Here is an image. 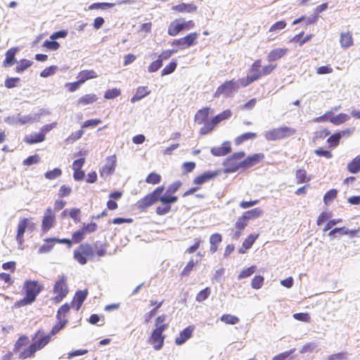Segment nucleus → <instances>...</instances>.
I'll return each instance as SVG.
<instances>
[{"instance_id":"nucleus-2","label":"nucleus","mask_w":360,"mask_h":360,"mask_svg":"<svg viewBox=\"0 0 360 360\" xmlns=\"http://www.w3.org/2000/svg\"><path fill=\"white\" fill-rule=\"evenodd\" d=\"M194 27L195 23L193 20L186 21L184 18L176 19L169 24L167 33L169 35L174 37L181 31L189 30Z\"/></svg>"},{"instance_id":"nucleus-3","label":"nucleus","mask_w":360,"mask_h":360,"mask_svg":"<svg viewBox=\"0 0 360 360\" xmlns=\"http://www.w3.org/2000/svg\"><path fill=\"white\" fill-rule=\"evenodd\" d=\"M245 153L244 151H240L235 153L230 157L227 158L223 162L224 167L225 173H233L237 172L239 169L243 168V165L240 162H237L236 160H240L244 158Z\"/></svg>"},{"instance_id":"nucleus-59","label":"nucleus","mask_w":360,"mask_h":360,"mask_svg":"<svg viewBox=\"0 0 360 360\" xmlns=\"http://www.w3.org/2000/svg\"><path fill=\"white\" fill-rule=\"evenodd\" d=\"M84 134V130L80 129L75 132L72 133L65 140L68 143H73L79 139Z\"/></svg>"},{"instance_id":"nucleus-19","label":"nucleus","mask_w":360,"mask_h":360,"mask_svg":"<svg viewBox=\"0 0 360 360\" xmlns=\"http://www.w3.org/2000/svg\"><path fill=\"white\" fill-rule=\"evenodd\" d=\"M218 175L217 172L214 171H207L203 174L198 176L193 180V184L196 185H202L205 182L213 179Z\"/></svg>"},{"instance_id":"nucleus-5","label":"nucleus","mask_w":360,"mask_h":360,"mask_svg":"<svg viewBox=\"0 0 360 360\" xmlns=\"http://www.w3.org/2000/svg\"><path fill=\"white\" fill-rule=\"evenodd\" d=\"M66 281L67 276L63 274L58 276V281L54 284L53 291L57 294L54 297V300L56 302H61L68 293V287Z\"/></svg>"},{"instance_id":"nucleus-58","label":"nucleus","mask_w":360,"mask_h":360,"mask_svg":"<svg viewBox=\"0 0 360 360\" xmlns=\"http://www.w3.org/2000/svg\"><path fill=\"white\" fill-rule=\"evenodd\" d=\"M120 94L121 91L118 89L114 88L112 89H108L105 92L104 98L105 99H113L120 96Z\"/></svg>"},{"instance_id":"nucleus-9","label":"nucleus","mask_w":360,"mask_h":360,"mask_svg":"<svg viewBox=\"0 0 360 360\" xmlns=\"http://www.w3.org/2000/svg\"><path fill=\"white\" fill-rule=\"evenodd\" d=\"M198 37V34L197 32H192L184 37L175 39L172 42L173 46H178L180 48L190 47L196 44V39Z\"/></svg>"},{"instance_id":"nucleus-6","label":"nucleus","mask_w":360,"mask_h":360,"mask_svg":"<svg viewBox=\"0 0 360 360\" xmlns=\"http://www.w3.org/2000/svg\"><path fill=\"white\" fill-rule=\"evenodd\" d=\"M238 89V82H236L233 79L226 81L217 89L214 94V97L219 98L221 95L229 97L233 92L237 91Z\"/></svg>"},{"instance_id":"nucleus-27","label":"nucleus","mask_w":360,"mask_h":360,"mask_svg":"<svg viewBox=\"0 0 360 360\" xmlns=\"http://www.w3.org/2000/svg\"><path fill=\"white\" fill-rule=\"evenodd\" d=\"M97 77L98 75L94 70H83L79 73L77 79H79L80 83L83 84L86 80L96 78Z\"/></svg>"},{"instance_id":"nucleus-63","label":"nucleus","mask_w":360,"mask_h":360,"mask_svg":"<svg viewBox=\"0 0 360 360\" xmlns=\"http://www.w3.org/2000/svg\"><path fill=\"white\" fill-rule=\"evenodd\" d=\"M293 318L297 321L309 323L311 317L308 313H296L292 315Z\"/></svg>"},{"instance_id":"nucleus-55","label":"nucleus","mask_w":360,"mask_h":360,"mask_svg":"<svg viewBox=\"0 0 360 360\" xmlns=\"http://www.w3.org/2000/svg\"><path fill=\"white\" fill-rule=\"evenodd\" d=\"M43 46L46 48L47 49L56 51L59 49L60 44L55 39H51L44 41L43 43Z\"/></svg>"},{"instance_id":"nucleus-42","label":"nucleus","mask_w":360,"mask_h":360,"mask_svg":"<svg viewBox=\"0 0 360 360\" xmlns=\"http://www.w3.org/2000/svg\"><path fill=\"white\" fill-rule=\"evenodd\" d=\"M318 19H319V17L316 15L308 17L307 18L304 16H302V17H300V18H299L297 19H295L292 22V24L293 25H296V24L300 22H302L303 20H305L306 25H308L316 23V21L318 20Z\"/></svg>"},{"instance_id":"nucleus-26","label":"nucleus","mask_w":360,"mask_h":360,"mask_svg":"<svg viewBox=\"0 0 360 360\" xmlns=\"http://www.w3.org/2000/svg\"><path fill=\"white\" fill-rule=\"evenodd\" d=\"M210 108H204L199 110L195 115V122L198 124H201L206 122V120L208 117L210 113Z\"/></svg>"},{"instance_id":"nucleus-31","label":"nucleus","mask_w":360,"mask_h":360,"mask_svg":"<svg viewBox=\"0 0 360 360\" xmlns=\"http://www.w3.org/2000/svg\"><path fill=\"white\" fill-rule=\"evenodd\" d=\"M347 170L352 174H357L360 172V155L356 156L348 163Z\"/></svg>"},{"instance_id":"nucleus-28","label":"nucleus","mask_w":360,"mask_h":360,"mask_svg":"<svg viewBox=\"0 0 360 360\" xmlns=\"http://www.w3.org/2000/svg\"><path fill=\"white\" fill-rule=\"evenodd\" d=\"M150 94V91L148 90L146 86H139L136 89V94L131 98V103H135L140 101L143 98L146 97Z\"/></svg>"},{"instance_id":"nucleus-24","label":"nucleus","mask_w":360,"mask_h":360,"mask_svg":"<svg viewBox=\"0 0 360 360\" xmlns=\"http://www.w3.org/2000/svg\"><path fill=\"white\" fill-rule=\"evenodd\" d=\"M288 52L287 49H275L270 51L267 58L269 61H276L283 57Z\"/></svg>"},{"instance_id":"nucleus-41","label":"nucleus","mask_w":360,"mask_h":360,"mask_svg":"<svg viewBox=\"0 0 360 360\" xmlns=\"http://www.w3.org/2000/svg\"><path fill=\"white\" fill-rule=\"evenodd\" d=\"M115 4L113 3H94L89 6V10L102 9L105 10L113 7Z\"/></svg>"},{"instance_id":"nucleus-8","label":"nucleus","mask_w":360,"mask_h":360,"mask_svg":"<svg viewBox=\"0 0 360 360\" xmlns=\"http://www.w3.org/2000/svg\"><path fill=\"white\" fill-rule=\"evenodd\" d=\"M44 115H49V112L43 108L40 109L37 113H30L29 115L20 114V125L39 122L41 117Z\"/></svg>"},{"instance_id":"nucleus-4","label":"nucleus","mask_w":360,"mask_h":360,"mask_svg":"<svg viewBox=\"0 0 360 360\" xmlns=\"http://www.w3.org/2000/svg\"><path fill=\"white\" fill-rule=\"evenodd\" d=\"M164 190L163 186L157 187L152 193L146 195L137 202V207L141 210H144L155 204L158 202V197L163 193Z\"/></svg>"},{"instance_id":"nucleus-18","label":"nucleus","mask_w":360,"mask_h":360,"mask_svg":"<svg viewBox=\"0 0 360 360\" xmlns=\"http://www.w3.org/2000/svg\"><path fill=\"white\" fill-rule=\"evenodd\" d=\"M194 330L193 326H189L181 330L179 333V335L176 338L175 343L177 345H183L187 340H188Z\"/></svg>"},{"instance_id":"nucleus-40","label":"nucleus","mask_w":360,"mask_h":360,"mask_svg":"<svg viewBox=\"0 0 360 360\" xmlns=\"http://www.w3.org/2000/svg\"><path fill=\"white\" fill-rule=\"evenodd\" d=\"M220 320L230 325H235L240 321V319L237 316L231 314H224L220 317Z\"/></svg>"},{"instance_id":"nucleus-36","label":"nucleus","mask_w":360,"mask_h":360,"mask_svg":"<svg viewBox=\"0 0 360 360\" xmlns=\"http://www.w3.org/2000/svg\"><path fill=\"white\" fill-rule=\"evenodd\" d=\"M257 137V134L253 132H246L236 139V144L240 145L245 141L249 139H254Z\"/></svg>"},{"instance_id":"nucleus-22","label":"nucleus","mask_w":360,"mask_h":360,"mask_svg":"<svg viewBox=\"0 0 360 360\" xmlns=\"http://www.w3.org/2000/svg\"><path fill=\"white\" fill-rule=\"evenodd\" d=\"M88 295V290H77L75 292L73 302L76 304V310L78 311Z\"/></svg>"},{"instance_id":"nucleus-12","label":"nucleus","mask_w":360,"mask_h":360,"mask_svg":"<svg viewBox=\"0 0 360 360\" xmlns=\"http://www.w3.org/2000/svg\"><path fill=\"white\" fill-rule=\"evenodd\" d=\"M358 230H349L345 226L337 227L331 229L328 236L330 239H334L338 237V235H348L350 238H353L357 236Z\"/></svg>"},{"instance_id":"nucleus-49","label":"nucleus","mask_w":360,"mask_h":360,"mask_svg":"<svg viewBox=\"0 0 360 360\" xmlns=\"http://www.w3.org/2000/svg\"><path fill=\"white\" fill-rule=\"evenodd\" d=\"M29 340L28 338L25 335L20 336L18 340L15 342L14 345V351L17 352L20 350L23 346H25L28 344Z\"/></svg>"},{"instance_id":"nucleus-39","label":"nucleus","mask_w":360,"mask_h":360,"mask_svg":"<svg viewBox=\"0 0 360 360\" xmlns=\"http://www.w3.org/2000/svg\"><path fill=\"white\" fill-rule=\"evenodd\" d=\"M33 62L27 59L20 60L18 65L15 67V72L21 73L32 65Z\"/></svg>"},{"instance_id":"nucleus-61","label":"nucleus","mask_w":360,"mask_h":360,"mask_svg":"<svg viewBox=\"0 0 360 360\" xmlns=\"http://www.w3.org/2000/svg\"><path fill=\"white\" fill-rule=\"evenodd\" d=\"M257 236L258 235L255 236L253 234H250V236H248V237L245 238V240L243 241V247L245 248V249L246 250L250 249L255 243Z\"/></svg>"},{"instance_id":"nucleus-13","label":"nucleus","mask_w":360,"mask_h":360,"mask_svg":"<svg viewBox=\"0 0 360 360\" xmlns=\"http://www.w3.org/2000/svg\"><path fill=\"white\" fill-rule=\"evenodd\" d=\"M30 221L27 218H23L21 219L18 224L17 234H16V240L18 243L19 248L22 245L24 242V233L26 231V229L30 227Z\"/></svg>"},{"instance_id":"nucleus-32","label":"nucleus","mask_w":360,"mask_h":360,"mask_svg":"<svg viewBox=\"0 0 360 360\" xmlns=\"http://www.w3.org/2000/svg\"><path fill=\"white\" fill-rule=\"evenodd\" d=\"M349 119V116L345 113H340L337 115H332L329 118V121L335 124V125H340L345 122H347Z\"/></svg>"},{"instance_id":"nucleus-17","label":"nucleus","mask_w":360,"mask_h":360,"mask_svg":"<svg viewBox=\"0 0 360 360\" xmlns=\"http://www.w3.org/2000/svg\"><path fill=\"white\" fill-rule=\"evenodd\" d=\"M54 214L51 207L47 208L43 217L41 228L44 231H49L53 224Z\"/></svg>"},{"instance_id":"nucleus-57","label":"nucleus","mask_w":360,"mask_h":360,"mask_svg":"<svg viewBox=\"0 0 360 360\" xmlns=\"http://www.w3.org/2000/svg\"><path fill=\"white\" fill-rule=\"evenodd\" d=\"M57 69H58V67L56 65L49 66V67L45 68L44 70H43L40 72V77L45 78V77L51 76L55 74Z\"/></svg>"},{"instance_id":"nucleus-56","label":"nucleus","mask_w":360,"mask_h":360,"mask_svg":"<svg viewBox=\"0 0 360 360\" xmlns=\"http://www.w3.org/2000/svg\"><path fill=\"white\" fill-rule=\"evenodd\" d=\"M74 259L82 265H84L87 262V257L83 253H81V251L78 249L74 251Z\"/></svg>"},{"instance_id":"nucleus-48","label":"nucleus","mask_w":360,"mask_h":360,"mask_svg":"<svg viewBox=\"0 0 360 360\" xmlns=\"http://www.w3.org/2000/svg\"><path fill=\"white\" fill-rule=\"evenodd\" d=\"M338 191L336 189H330L324 195L323 201L326 205H328L337 196Z\"/></svg>"},{"instance_id":"nucleus-50","label":"nucleus","mask_w":360,"mask_h":360,"mask_svg":"<svg viewBox=\"0 0 360 360\" xmlns=\"http://www.w3.org/2000/svg\"><path fill=\"white\" fill-rule=\"evenodd\" d=\"M177 63L176 61H172L167 65L162 70L161 75L165 76L172 73L176 68Z\"/></svg>"},{"instance_id":"nucleus-23","label":"nucleus","mask_w":360,"mask_h":360,"mask_svg":"<svg viewBox=\"0 0 360 360\" xmlns=\"http://www.w3.org/2000/svg\"><path fill=\"white\" fill-rule=\"evenodd\" d=\"M18 51V48H11L8 49L6 53V58L4 61V66L10 67L12 66L15 62V53Z\"/></svg>"},{"instance_id":"nucleus-33","label":"nucleus","mask_w":360,"mask_h":360,"mask_svg":"<svg viewBox=\"0 0 360 360\" xmlns=\"http://www.w3.org/2000/svg\"><path fill=\"white\" fill-rule=\"evenodd\" d=\"M262 209L256 207L244 212L243 216L246 219V220L249 221L259 217L262 215Z\"/></svg>"},{"instance_id":"nucleus-7","label":"nucleus","mask_w":360,"mask_h":360,"mask_svg":"<svg viewBox=\"0 0 360 360\" xmlns=\"http://www.w3.org/2000/svg\"><path fill=\"white\" fill-rule=\"evenodd\" d=\"M25 295L35 301L37 296L41 292L43 286L37 281H26L24 283Z\"/></svg>"},{"instance_id":"nucleus-53","label":"nucleus","mask_w":360,"mask_h":360,"mask_svg":"<svg viewBox=\"0 0 360 360\" xmlns=\"http://www.w3.org/2000/svg\"><path fill=\"white\" fill-rule=\"evenodd\" d=\"M4 122L8 124H20V113L8 116L4 118Z\"/></svg>"},{"instance_id":"nucleus-43","label":"nucleus","mask_w":360,"mask_h":360,"mask_svg":"<svg viewBox=\"0 0 360 360\" xmlns=\"http://www.w3.org/2000/svg\"><path fill=\"white\" fill-rule=\"evenodd\" d=\"M340 139L341 137L340 133L335 132L329 136L327 139V143L329 144L330 147L335 148L339 144Z\"/></svg>"},{"instance_id":"nucleus-64","label":"nucleus","mask_w":360,"mask_h":360,"mask_svg":"<svg viewBox=\"0 0 360 360\" xmlns=\"http://www.w3.org/2000/svg\"><path fill=\"white\" fill-rule=\"evenodd\" d=\"M295 351V349H290L289 351H286L282 353H280L278 355H276L273 357L272 360H285L288 356H290L292 354H293Z\"/></svg>"},{"instance_id":"nucleus-16","label":"nucleus","mask_w":360,"mask_h":360,"mask_svg":"<svg viewBox=\"0 0 360 360\" xmlns=\"http://www.w3.org/2000/svg\"><path fill=\"white\" fill-rule=\"evenodd\" d=\"M165 336L160 332L153 330L150 338V342L155 344L153 348L155 350H160L162 349L164 345Z\"/></svg>"},{"instance_id":"nucleus-45","label":"nucleus","mask_w":360,"mask_h":360,"mask_svg":"<svg viewBox=\"0 0 360 360\" xmlns=\"http://www.w3.org/2000/svg\"><path fill=\"white\" fill-rule=\"evenodd\" d=\"M62 174V171L60 168H54L52 170L48 171L44 174V176L47 179L53 180Z\"/></svg>"},{"instance_id":"nucleus-21","label":"nucleus","mask_w":360,"mask_h":360,"mask_svg":"<svg viewBox=\"0 0 360 360\" xmlns=\"http://www.w3.org/2000/svg\"><path fill=\"white\" fill-rule=\"evenodd\" d=\"M45 140V134L44 133H33L25 136L24 141L28 144H34L41 143Z\"/></svg>"},{"instance_id":"nucleus-51","label":"nucleus","mask_w":360,"mask_h":360,"mask_svg":"<svg viewBox=\"0 0 360 360\" xmlns=\"http://www.w3.org/2000/svg\"><path fill=\"white\" fill-rule=\"evenodd\" d=\"M89 322L92 325L97 324L98 326H103L104 324V317L103 316L94 314L90 316Z\"/></svg>"},{"instance_id":"nucleus-52","label":"nucleus","mask_w":360,"mask_h":360,"mask_svg":"<svg viewBox=\"0 0 360 360\" xmlns=\"http://www.w3.org/2000/svg\"><path fill=\"white\" fill-rule=\"evenodd\" d=\"M296 180L297 184H302L309 181V179L307 178V172L304 169H300L296 171Z\"/></svg>"},{"instance_id":"nucleus-25","label":"nucleus","mask_w":360,"mask_h":360,"mask_svg":"<svg viewBox=\"0 0 360 360\" xmlns=\"http://www.w3.org/2000/svg\"><path fill=\"white\" fill-rule=\"evenodd\" d=\"M340 43L343 49H348L353 45V38L350 32L341 33Z\"/></svg>"},{"instance_id":"nucleus-10","label":"nucleus","mask_w":360,"mask_h":360,"mask_svg":"<svg viewBox=\"0 0 360 360\" xmlns=\"http://www.w3.org/2000/svg\"><path fill=\"white\" fill-rule=\"evenodd\" d=\"M51 335H45L44 332L38 330L32 338V345H34L35 349L37 350L41 349L44 347L51 340Z\"/></svg>"},{"instance_id":"nucleus-30","label":"nucleus","mask_w":360,"mask_h":360,"mask_svg":"<svg viewBox=\"0 0 360 360\" xmlns=\"http://www.w3.org/2000/svg\"><path fill=\"white\" fill-rule=\"evenodd\" d=\"M178 198L176 195H172L169 193L165 192L163 195H159L158 197V201H160L163 205H171L177 201Z\"/></svg>"},{"instance_id":"nucleus-35","label":"nucleus","mask_w":360,"mask_h":360,"mask_svg":"<svg viewBox=\"0 0 360 360\" xmlns=\"http://www.w3.org/2000/svg\"><path fill=\"white\" fill-rule=\"evenodd\" d=\"M96 100H97V96L96 94H86V95H84V96H82L78 100V105H88V104H91V103H94Z\"/></svg>"},{"instance_id":"nucleus-37","label":"nucleus","mask_w":360,"mask_h":360,"mask_svg":"<svg viewBox=\"0 0 360 360\" xmlns=\"http://www.w3.org/2000/svg\"><path fill=\"white\" fill-rule=\"evenodd\" d=\"M37 349L34 347V345L31 344L27 349H25L19 354V359H25L34 356Z\"/></svg>"},{"instance_id":"nucleus-38","label":"nucleus","mask_w":360,"mask_h":360,"mask_svg":"<svg viewBox=\"0 0 360 360\" xmlns=\"http://www.w3.org/2000/svg\"><path fill=\"white\" fill-rule=\"evenodd\" d=\"M58 323L53 326L51 333H49L51 336L57 334L60 330H62L68 323V319H63V320L57 319Z\"/></svg>"},{"instance_id":"nucleus-29","label":"nucleus","mask_w":360,"mask_h":360,"mask_svg":"<svg viewBox=\"0 0 360 360\" xmlns=\"http://www.w3.org/2000/svg\"><path fill=\"white\" fill-rule=\"evenodd\" d=\"M222 240V236L219 233H214L211 235L210 238V252L214 253L217 250V245L219 244Z\"/></svg>"},{"instance_id":"nucleus-1","label":"nucleus","mask_w":360,"mask_h":360,"mask_svg":"<svg viewBox=\"0 0 360 360\" xmlns=\"http://www.w3.org/2000/svg\"><path fill=\"white\" fill-rule=\"evenodd\" d=\"M295 133L294 128L285 126L266 131L264 137L267 141H276L293 136Z\"/></svg>"},{"instance_id":"nucleus-15","label":"nucleus","mask_w":360,"mask_h":360,"mask_svg":"<svg viewBox=\"0 0 360 360\" xmlns=\"http://www.w3.org/2000/svg\"><path fill=\"white\" fill-rule=\"evenodd\" d=\"M197 6L193 3H181L172 7L173 11L181 13H193L197 11Z\"/></svg>"},{"instance_id":"nucleus-14","label":"nucleus","mask_w":360,"mask_h":360,"mask_svg":"<svg viewBox=\"0 0 360 360\" xmlns=\"http://www.w3.org/2000/svg\"><path fill=\"white\" fill-rule=\"evenodd\" d=\"M264 158L263 153H255L252 155L248 156L245 160L240 162V165H243V168H249L252 166L255 165Z\"/></svg>"},{"instance_id":"nucleus-46","label":"nucleus","mask_w":360,"mask_h":360,"mask_svg":"<svg viewBox=\"0 0 360 360\" xmlns=\"http://www.w3.org/2000/svg\"><path fill=\"white\" fill-rule=\"evenodd\" d=\"M69 311L70 306L68 304L65 303L63 304L57 311L56 319L63 320V319H65V315L69 312Z\"/></svg>"},{"instance_id":"nucleus-44","label":"nucleus","mask_w":360,"mask_h":360,"mask_svg":"<svg viewBox=\"0 0 360 360\" xmlns=\"http://www.w3.org/2000/svg\"><path fill=\"white\" fill-rule=\"evenodd\" d=\"M211 292L210 288L207 287L200 290L196 295L195 300L198 302H202L207 299Z\"/></svg>"},{"instance_id":"nucleus-47","label":"nucleus","mask_w":360,"mask_h":360,"mask_svg":"<svg viewBox=\"0 0 360 360\" xmlns=\"http://www.w3.org/2000/svg\"><path fill=\"white\" fill-rule=\"evenodd\" d=\"M161 181V176L155 172L150 173L146 179V182L150 184H158Z\"/></svg>"},{"instance_id":"nucleus-34","label":"nucleus","mask_w":360,"mask_h":360,"mask_svg":"<svg viewBox=\"0 0 360 360\" xmlns=\"http://www.w3.org/2000/svg\"><path fill=\"white\" fill-rule=\"evenodd\" d=\"M81 253H83L87 258H91L94 255V251L93 247L88 243L81 244L78 248Z\"/></svg>"},{"instance_id":"nucleus-62","label":"nucleus","mask_w":360,"mask_h":360,"mask_svg":"<svg viewBox=\"0 0 360 360\" xmlns=\"http://www.w3.org/2000/svg\"><path fill=\"white\" fill-rule=\"evenodd\" d=\"M255 266H252L249 268L243 269L238 275V279H243L250 276L252 274L255 273Z\"/></svg>"},{"instance_id":"nucleus-54","label":"nucleus","mask_w":360,"mask_h":360,"mask_svg":"<svg viewBox=\"0 0 360 360\" xmlns=\"http://www.w3.org/2000/svg\"><path fill=\"white\" fill-rule=\"evenodd\" d=\"M162 302H158V306L152 309L149 312L144 315V322L148 323L152 318L157 314L158 309L162 306Z\"/></svg>"},{"instance_id":"nucleus-60","label":"nucleus","mask_w":360,"mask_h":360,"mask_svg":"<svg viewBox=\"0 0 360 360\" xmlns=\"http://www.w3.org/2000/svg\"><path fill=\"white\" fill-rule=\"evenodd\" d=\"M20 79L19 77H8L5 80V86L11 89L18 86Z\"/></svg>"},{"instance_id":"nucleus-20","label":"nucleus","mask_w":360,"mask_h":360,"mask_svg":"<svg viewBox=\"0 0 360 360\" xmlns=\"http://www.w3.org/2000/svg\"><path fill=\"white\" fill-rule=\"evenodd\" d=\"M231 151V143L225 141L219 147H214L211 149V153L214 156H224Z\"/></svg>"},{"instance_id":"nucleus-11","label":"nucleus","mask_w":360,"mask_h":360,"mask_svg":"<svg viewBox=\"0 0 360 360\" xmlns=\"http://www.w3.org/2000/svg\"><path fill=\"white\" fill-rule=\"evenodd\" d=\"M116 167V155L108 156L105 159V162L101 169V175L103 177L108 176L112 174Z\"/></svg>"}]
</instances>
